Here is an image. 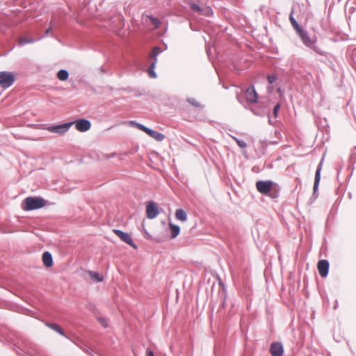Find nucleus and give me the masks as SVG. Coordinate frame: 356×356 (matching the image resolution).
<instances>
[{
    "label": "nucleus",
    "mask_w": 356,
    "mask_h": 356,
    "mask_svg": "<svg viewBox=\"0 0 356 356\" xmlns=\"http://www.w3.org/2000/svg\"><path fill=\"white\" fill-rule=\"evenodd\" d=\"M45 205V200L39 197H28L22 203L24 211H31L40 209Z\"/></svg>",
    "instance_id": "1"
},
{
    "label": "nucleus",
    "mask_w": 356,
    "mask_h": 356,
    "mask_svg": "<svg viewBox=\"0 0 356 356\" xmlns=\"http://www.w3.org/2000/svg\"><path fill=\"white\" fill-rule=\"evenodd\" d=\"M277 184L270 180L257 181L256 182L257 190L263 195H267L275 190Z\"/></svg>",
    "instance_id": "2"
},
{
    "label": "nucleus",
    "mask_w": 356,
    "mask_h": 356,
    "mask_svg": "<svg viewBox=\"0 0 356 356\" xmlns=\"http://www.w3.org/2000/svg\"><path fill=\"white\" fill-rule=\"evenodd\" d=\"M130 123L131 124H133L134 126H135L138 129L144 131L147 135H149L152 138H154L157 141H162L164 139V138H165L164 135L162 134L161 133H159V132L155 131L154 130H152V129L145 127L143 124L137 123V122H136L134 121H131Z\"/></svg>",
    "instance_id": "3"
},
{
    "label": "nucleus",
    "mask_w": 356,
    "mask_h": 356,
    "mask_svg": "<svg viewBox=\"0 0 356 356\" xmlns=\"http://www.w3.org/2000/svg\"><path fill=\"white\" fill-rule=\"evenodd\" d=\"M15 75L9 72H0V86L6 88L13 84Z\"/></svg>",
    "instance_id": "4"
},
{
    "label": "nucleus",
    "mask_w": 356,
    "mask_h": 356,
    "mask_svg": "<svg viewBox=\"0 0 356 356\" xmlns=\"http://www.w3.org/2000/svg\"><path fill=\"white\" fill-rule=\"evenodd\" d=\"M188 4L192 10L198 13L201 15H204L205 17H211L213 14V10L210 6H200V5L196 4L192 1L189 2Z\"/></svg>",
    "instance_id": "5"
},
{
    "label": "nucleus",
    "mask_w": 356,
    "mask_h": 356,
    "mask_svg": "<svg viewBox=\"0 0 356 356\" xmlns=\"http://www.w3.org/2000/svg\"><path fill=\"white\" fill-rule=\"evenodd\" d=\"M113 233L118 236L122 241L129 244L130 246L134 248V249L137 248L136 244L133 242L132 238L129 233L124 232L121 230L114 229L113 230Z\"/></svg>",
    "instance_id": "6"
},
{
    "label": "nucleus",
    "mask_w": 356,
    "mask_h": 356,
    "mask_svg": "<svg viewBox=\"0 0 356 356\" xmlns=\"http://www.w3.org/2000/svg\"><path fill=\"white\" fill-rule=\"evenodd\" d=\"M73 124H75L76 129L81 132L88 131L91 127V124L88 120L82 119L76 122H68V129Z\"/></svg>",
    "instance_id": "7"
},
{
    "label": "nucleus",
    "mask_w": 356,
    "mask_h": 356,
    "mask_svg": "<svg viewBox=\"0 0 356 356\" xmlns=\"http://www.w3.org/2000/svg\"><path fill=\"white\" fill-rule=\"evenodd\" d=\"M159 210L156 204L153 202H149L146 207V215L149 219L156 218L159 214Z\"/></svg>",
    "instance_id": "8"
},
{
    "label": "nucleus",
    "mask_w": 356,
    "mask_h": 356,
    "mask_svg": "<svg viewBox=\"0 0 356 356\" xmlns=\"http://www.w3.org/2000/svg\"><path fill=\"white\" fill-rule=\"evenodd\" d=\"M329 262L325 259L320 260L317 264V268L319 275L322 277H325L328 274L329 270Z\"/></svg>",
    "instance_id": "9"
},
{
    "label": "nucleus",
    "mask_w": 356,
    "mask_h": 356,
    "mask_svg": "<svg viewBox=\"0 0 356 356\" xmlns=\"http://www.w3.org/2000/svg\"><path fill=\"white\" fill-rule=\"evenodd\" d=\"M47 130L51 133L63 135L67 132V123L58 125H52L47 127Z\"/></svg>",
    "instance_id": "10"
},
{
    "label": "nucleus",
    "mask_w": 356,
    "mask_h": 356,
    "mask_svg": "<svg viewBox=\"0 0 356 356\" xmlns=\"http://www.w3.org/2000/svg\"><path fill=\"white\" fill-rule=\"evenodd\" d=\"M270 352L272 356H282L284 352L282 345L280 343H273Z\"/></svg>",
    "instance_id": "11"
},
{
    "label": "nucleus",
    "mask_w": 356,
    "mask_h": 356,
    "mask_svg": "<svg viewBox=\"0 0 356 356\" xmlns=\"http://www.w3.org/2000/svg\"><path fill=\"white\" fill-rule=\"evenodd\" d=\"M245 99L250 103H255L257 100V94L253 86H250L245 91Z\"/></svg>",
    "instance_id": "12"
},
{
    "label": "nucleus",
    "mask_w": 356,
    "mask_h": 356,
    "mask_svg": "<svg viewBox=\"0 0 356 356\" xmlns=\"http://www.w3.org/2000/svg\"><path fill=\"white\" fill-rule=\"evenodd\" d=\"M298 33V35H300V37L301 38L302 42H304V44L307 46V47H313L314 44V41L312 40L307 35V33L304 31L302 29H300V31H298L297 32Z\"/></svg>",
    "instance_id": "13"
},
{
    "label": "nucleus",
    "mask_w": 356,
    "mask_h": 356,
    "mask_svg": "<svg viewBox=\"0 0 356 356\" xmlns=\"http://www.w3.org/2000/svg\"><path fill=\"white\" fill-rule=\"evenodd\" d=\"M42 261L46 268H50L53 265V258L49 252H44L42 256Z\"/></svg>",
    "instance_id": "14"
},
{
    "label": "nucleus",
    "mask_w": 356,
    "mask_h": 356,
    "mask_svg": "<svg viewBox=\"0 0 356 356\" xmlns=\"http://www.w3.org/2000/svg\"><path fill=\"white\" fill-rule=\"evenodd\" d=\"M322 170V161L318 164L316 174H315V180L314 184V191H316L318 187L320 179H321V172Z\"/></svg>",
    "instance_id": "15"
},
{
    "label": "nucleus",
    "mask_w": 356,
    "mask_h": 356,
    "mask_svg": "<svg viewBox=\"0 0 356 356\" xmlns=\"http://www.w3.org/2000/svg\"><path fill=\"white\" fill-rule=\"evenodd\" d=\"M176 219L181 222H185L187 220L186 213L182 209H179L175 212Z\"/></svg>",
    "instance_id": "16"
},
{
    "label": "nucleus",
    "mask_w": 356,
    "mask_h": 356,
    "mask_svg": "<svg viewBox=\"0 0 356 356\" xmlns=\"http://www.w3.org/2000/svg\"><path fill=\"white\" fill-rule=\"evenodd\" d=\"M169 227L171 230V238H175L180 232V228L178 225H174L171 222L169 223Z\"/></svg>",
    "instance_id": "17"
},
{
    "label": "nucleus",
    "mask_w": 356,
    "mask_h": 356,
    "mask_svg": "<svg viewBox=\"0 0 356 356\" xmlns=\"http://www.w3.org/2000/svg\"><path fill=\"white\" fill-rule=\"evenodd\" d=\"M156 60H153L152 62L151 65H149V67L147 69V73H148L149 76L151 78H156V73L154 72V69L156 67Z\"/></svg>",
    "instance_id": "18"
},
{
    "label": "nucleus",
    "mask_w": 356,
    "mask_h": 356,
    "mask_svg": "<svg viewBox=\"0 0 356 356\" xmlns=\"http://www.w3.org/2000/svg\"><path fill=\"white\" fill-rule=\"evenodd\" d=\"M161 51H161V48H159L158 47H154L152 52L149 54V58L152 59V61L153 60L156 61V57L159 54H160L161 53Z\"/></svg>",
    "instance_id": "19"
},
{
    "label": "nucleus",
    "mask_w": 356,
    "mask_h": 356,
    "mask_svg": "<svg viewBox=\"0 0 356 356\" xmlns=\"http://www.w3.org/2000/svg\"><path fill=\"white\" fill-rule=\"evenodd\" d=\"M293 11L292 10L289 15V20H290L293 27L294 28V29L296 31V32H298V31H300V29H302V28L299 26L298 22L296 21V19L293 17Z\"/></svg>",
    "instance_id": "20"
},
{
    "label": "nucleus",
    "mask_w": 356,
    "mask_h": 356,
    "mask_svg": "<svg viewBox=\"0 0 356 356\" xmlns=\"http://www.w3.org/2000/svg\"><path fill=\"white\" fill-rule=\"evenodd\" d=\"M90 275L91 278L96 282H102L103 280V277L97 273L90 272Z\"/></svg>",
    "instance_id": "21"
},
{
    "label": "nucleus",
    "mask_w": 356,
    "mask_h": 356,
    "mask_svg": "<svg viewBox=\"0 0 356 356\" xmlns=\"http://www.w3.org/2000/svg\"><path fill=\"white\" fill-rule=\"evenodd\" d=\"M57 77L61 81L67 80V70H60L57 74Z\"/></svg>",
    "instance_id": "22"
},
{
    "label": "nucleus",
    "mask_w": 356,
    "mask_h": 356,
    "mask_svg": "<svg viewBox=\"0 0 356 356\" xmlns=\"http://www.w3.org/2000/svg\"><path fill=\"white\" fill-rule=\"evenodd\" d=\"M152 24L154 26L156 29L159 28L161 25V22L159 19L155 18L154 17H148Z\"/></svg>",
    "instance_id": "23"
},
{
    "label": "nucleus",
    "mask_w": 356,
    "mask_h": 356,
    "mask_svg": "<svg viewBox=\"0 0 356 356\" xmlns=\"http://www.w3.org/2000/svg\"><path fill=\"white\" fill-rule=\"evenodd\" d=\"M234 140L236 141L237 145L241 148H245L247 147V144L244 140H239L236 138L233 137Z\"/></svg>",
    "instance_id": "24"
},
{
    "label": "nucleus",
    "mask_w": 356,
    "mask_h": 356,
    "mask_svg": "<svg viewBox=\"0 0 356 356\" xmlns=\"http://www.w3.org/2000/svg\"><path fill=\"white\" fill-rule=\"evenodd\" d=\"M187 101L189 104L195 107H200L201 106L200 103L194 98H188Z\"/></svg>",
    "instance_id": "25"
},
{
    "label": "nucleus",
    "mask_w": 356,
    "mask_h": 356,
    "mask_svg": "<svg viewBox=\"0 0 356 356\" xmlns=\"http://www.w3.org/2000/svg\"><path fill=\"white\" fill-rule=\"evenodd\" d=\"M33 42V40L32 39H28V38H21L19 41V43L21 44V45H23L26 43H29V42Z\"/></svg>",
    "instance_id": "26"
},
{
    "label": "nucleus",
    "mask_w": 356,
    "mask_h": 356,
    "mask_svg": "<svg viewBox=\"0 0 356 356\" xmlns=\"http://www.w3.org/2000/svg\"><path fill=\"white\" fill-rule=\"evenodd\" d=\"M97 320L104 327H108V323H107V321H106V319H104V318L99 317L97 318Z\"/></svg>",
    "instance_id": "27"
},
{
    "label": "nucleus",
    "mask_w": 356,
    "mask_h": 356,
    "mask_svg": "<svg viewBox=\"0 0 356 356\" xmlns=\"http://www.w3.org/2000/svg\"><path fill=\"white\" fill-rule=\"evenodd\" d=\"M277 76L276 75H270L268 76V81L270 83H274L277 80Z\"/></svg>",
    "instance_id": "28"
},
{
    "label": "nucleus",
    "mask_w": 356,
    "mask_h": 356,
    "mask_svg": "<svg viewBox=\"0 0 356 356\" xmlns=\"http://www.w3.org/2000/svg\"><path fill=\"white\" fill-rule=\"evenodd\" d=\"M280 104H277L275 106V107L273 108V114H274L275 117H277V113H278V111L280 110Z\"/></svg>",
    "instance_id": "29"
},
{
    "label": "nucleus",
    "mask_w": 356,
    "mask_h": 356,
    "mask_svg": "<svg viewBox=\"0 0 356 356\" xmlns=\"http://www.w3.org/2000/svg\"><path fill=\"white\" fill-rule=\"evenodd\" d=\"M51 327L54 328L56 331L63 334L61 332L60 328V327L58 325H52Z\"/></svg>",
    "instance_id": "30"
},
{
    "label": "nucleus",
    "mask_w": 356,
    "mask_h": 356,
    "mask_svg": "<svg viewBox=\"0 0 356 356\" xmlns=\"http://www.w3.org/2000/svg\"><path fill=\"white\" fill-rule=\"evenodd\" d=\"M270 196L273 198L277 197V191L275 190L273 192H272V193L270 194Z\"/></svg>",
    "instance_id": "31"
},
{
    "label": "nucleus",
    "mask_w": 356,
    "mask_h": 356,
    "mask_svg": "<svg viewBox=\"0 0 356 356\" xmlns=\"http://www.w3.org/2000/svg\"><path fill=\"white\" fill-rule=\"evenodd\" d=\"M147 356H155L154 353L152 350L147 351Z\"/></svg>",
    "instance_id": "32"
},
{
    "label": "nucleus",
    "mask_w": 356,
    "mask_h": 356,
    "mask_svg": "<svg viewBox=\"0 0 356 356\" xmlns=\"http://www.w3.org/2000/svg\"><path fill=\"white\" fill-rule=\"evenodd\" d=\"M118 22L120 23V25H121L122 24L121 17H118Z\"/></svg>",
    "instance_id": "33"
},
{
    "label": "nucleus",
    "mask_w": 356,
    "mask_h": 356,
    "mask_svg": "<svg viewBox=\"0 0 356 356\" xmlns=\"http://www.w3.org/2000/svg\"><path fill=\"white\" fill-rule=\"evenodd\" d=\"M49 29H47V31H46V33H49Z\"/></svg>",
    "instance_id": "34"
}]
</instances>
